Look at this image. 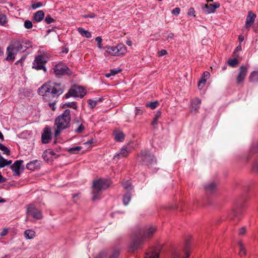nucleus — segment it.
I'll return each instance as SVG.
<instances>
[{"label": "nucleus", "mask_w": 258, "mask_h": 258, "mask_svg": "<svg viewBox=\"0 0 258 258\" xmlns=\"http://www.w3.org/2000/svg\"><path fill=\"white\" fill-rule=\"evenodd\" d=\"M64 87L60 83L49 82L43 84L38 89V93L46 101H50L51 98L57 97L64 92Z\"/></svg>", "instance_id": "obj_1"}, {"label": "nucleus", "mask_w": 258, "mask_h": 258, "mask_svg": "<svg viewBox=\"0 0 258 258\" xmlns=\"http://www.w3.org/2000/svg\"><path fill=\"white\" fill-rule=\"evenodd\" d=\"M71 119V110L70 109H66L62 113L56 117L54 123L55 137L59 136L62 130L70 126Z\"/></svg>", "instance_id": "obj_2"}, {"label": "nucleus", "mask_w": 258, "mask_h": 258, "mask_svg": "<svg viewBox=\"0 0 258 258\" xmlns=\"http://www.w3.org/2000/svg\"><path fill=\"white\" fill-rule=\"evenodd\" d=\"M110 185V181L106 179L94 181L92 186V200L95 201L100 198L101 191L106 189Z\"/></svg>", "instance_id": "obj_3"}, {"label": "nucleus", "mask_w": 258, "mask_h": 258, "mask_svg": "<svg viewBox=\"0 0 258 258\" xmlns=\"http://www.w3.org/2000/svg\"><path fill=\"white\" fill-rule=\"evenodd\" d=\"M22 44L19 40H15L12 42L11 44L7 48V57L6 60L8 61L14 60L15 55L20 52H23Z\"/></svg>", "instance_id": "obj_4"}, {"label": "nucleus", "mask_w": 258, "mask_h": 258, "mask_svg": "<svg viewBox=\"0 0 258 258\" xmlns=\"http://www.w3.org/2000/svg\"><path fill=\"white\" fill-rule=\"evenodd\" d=\"M138 160L144 165H147L149 168H152L156 164V159L149 151H142L138 155Z\"/></svg>", "instance_id": "obj_5"}, {"label": "nucleus", "mask_w": 258, "mask_h": 258, "mask_svg": "<svg viewBox=\"0 0 258 258\" xmlns=\"http://www.w3.org/2000/svg\"><path fill=\"white\" fill-rule=\"evenodd\" d=\"M86 94V91L82 87L78 85H74L65 94V98H69L70 97L83 98Z\"/></svg>", "instance_id": "obj_6"}, {"label": "nucleus", "mask_w": 258, "mask_h": 258, "mask_svg": "<svg viewBox=\"0 0 258 258\" xmlns=\"http://www.w3.org/2000/svg\"><path fill=\"white\" fill-rule=\"evenodd\" d=\"M106 48L107 50L105 53V56L107 55L106 53L119 56L123 55L126 52L125 47L123 44H119L116 46H107Z\"/></svg>", "instance_id": "obj_7"}, {"label": "nucleus", "mask_w": 258, "mask_h": 258, "mask_svg": "<svg viewBox=\"0 0 258 258\" xmlns=\"http://www.w3.org/2000/svg\"><path fill=\"white\" fill-rule=\"evenodd\" d=\"M47 61V60L45 56L43 55H37L33 63L32 68L37 70H43L44 72H46V69L44 65Z\"/></svg>", "instance_id": "obj_8"}, {"label": "nucleus", "mask_w": 258, "mask_h": 258, "mask_svg": "<svg viewBox=\"0 0 258 258\" xmlns=\"http://www.w3.org/2000/svg\"><path fill=\"white\" fill-rule=\"evenodd\" d=\"M53 72L56 76L71 75V72L69 68L63 63L60 62L55 64L53 68Z\"/></svg>", "instance_id": "obj_9"}, {"label": "nucleus", "mask_w": 258, "mask_h": 258, "mask_svg": "<svg viewBox=\"0 0 258 258\" xmlns=\"http://www.w3.org/2000/svg\"><path fill=\"white\" fill-rule=\"evenodd\" d=\"M27 216H32L36 219H40L42 217L41 212L33 204L27 205Z\"/></svg>", "instance_id": "obj_10"}, {"label": "nucleus", "mask_w": 258, "mask_h": 258, "mask_svg": "<svg viewBox=\"0 0 258 258\" xmlns=\"http://www.w3.org/2000/svg\"><path fill=\"white\" fill-rule=\"evenodd\" d=\"M144 242V238L142 236H137L131 242L129 249L130 251H134L140 248Z\"/></svg>", "instance_id": "obj_11"}, {"label": "nucleus", "mask_w": 258, "mask_h": 258, "mask_svg": "<svg viewBox=\"0 0 258 258\" xmlns=\"http://www.w3.org/2000/svg\"><path fill=\"white\" fill-rule=\"evenodd\" d=\"M220 7V4L217 3H214L213 4H208L202 5V10L203 11L207 14H210L214 13L216 9Z\"/></svg>", "instance_id": "obj_12"}, {"label": "nucleus", "mask_w": 258, "mask_h": 258, "mask_svg": "<svg viewBox=\"0 0 258 258\" xmlns=\"http://www.w3.org/2000/svg\"><path fill=\"white\" fill-rule=\"evenodd\" d=\"M247 73V68L244 66H241L239 69L238 75L236 78V82L240 84L243 82Z\"/></svg>", "instance_id": "obj_13"}, {"label": "nucleus", "mask_w": 258, "mask_h": 258, "mask_svg": "<svg viewBox=\"0 0 258 258\" xmlns=\"http://www.w3.org/2000/svg\"><path fill=\"white\" fill-rule=\"evenodd\" d=\"M51 134L50 128L48 127H45L41 136L42 142L43 144H47L51 140Z\"/></svg>", "instance_id": "obj_14"}, {"label": "nucleus", "mask_w": 258, "mask_h": 258, "mask_svg": "<svg viewBox=\"0 0 258 258\" xmlns=\"http://www.w3.org/2000/svg\"><path fill=\"white\" fill-rule=\"evenodd\" d=\"M204 188L207 194H211L216 190L217 184L215 182H210L205 185Z\"/></svg>", "instance_id": "obj_15"}, {"label": "nucleus", "mask_w": 258, "mask_h": 258, "mask_svg": "<svg viewBox=\"0 0 258 258\" xmlns=\"http://www.w3.org/2000/svg\"><path fill=\"white\" fill-rule=\"evenodd\" d=\"M201 101L199 98H196L193 99L191 102L190 111L192 113H197L200 108Z\"/></svg>", "instance_id": "obj_16"}, {"label": "nucleus", "mask_w": 258, "mask_h": 258, "mask_svg": "<svg viewBox=\"0 0 258 258\" xmlns=\"http://www.w3.org/2000/svg\"><path fill=\"white\" fill-rule=\"evenodd\" d=\"M23 161L22 160H17L14 162L11 166V168L13 172H15V175L19 176L20 174V169Z\"/></svg>", "instance_id": "obj_17"}, {"label": "nucleus", "mask_w": 258, "mask_h": 258, "mask_svg": "<svg viewBox=\"0 0 258 258\" xmlns=\"http://www.w3.org/2000/svg\"><path fill=\"white\" fill-rule=\"evenodd\" d=\"M189 253L187 251H180L178 250L174 251L171 258H188Z\"/></svg>", "instance_id": "obj_18"}, {"label": "nucleus", "mask_w": 258, "mask_h": 258, "mask_svg": "<svg viewBox=\"0 0 258 258\" xmlns=\"http://www.w3.org/2000/svg\"><path fill=\"white\" fill-rule=\"evenodd\" d=\"M242 215V210L241 209H237L233 210L229 214V218L231 219H239Z\"/></svg>", "instance_id": "obj_19"}, {"label": "nucleus", "mask_w": 258, "mask_h": 258, "mask_svg": "<svg viewBox=\"0 0 258 258\" xmlns=\"http://www.w3.org/2000/svg\"><path fill=\"white\" fill-rule=\"evenodd\" d=\"M156 230V228L153 226H147L143 233V238L149 237L153 234Z\"/></svg>", "instance_id": "obj_20"}, {"label": "nucleus", "mask_w": 258, "mask_h": 258, "mask_svg": "<svg viewBox=\"0 0 258 258\" xmlns=\"http://www.w3.org/2000/svg\"><path fill=\"white\" fill-rule=\"evenodd\" d=\"M255 17L256 15L251 12H249L248 13L246 17V24L245 26L246 28H248L251 26V24L254 23Z\"/></svg>", "instance_id": "obj_21"}, {"label": "nucleus", "mask_w": 258, "mask_h": 258, "mask_svg": "<svg viewBox=\"0 0 258 258\" xmlns=\"http://www.w3.org/2000/svg\"><path fill=\"white\" fill-rule=\"evenodd\" d=\"M40 167L39 161L35 160L30 162L26 165V168L30 170H34L37 169Z\"/></svg>", "instance_id": "obj_22"}, {"label": "nucleus", "mask_w": 258, "mask_h": 258, "mask_svg": "<svg viewBox=\"0 0 258 258\" xmlns=\"http://www.w3.org/2000/svg\"><path fill=\"white\" fill-rule=\"evenodd\" d=\"M210 76V73L208 72H205L202 76L201 80L198 83V87L200 89H202L207 82L208 78Z\"/></svg>", "instance_id": "obj_23"}, {"label": "nucleus", "mask_w": 258, "mask_h": 258, "mask_svg": "<svg viewBox=\"0 0 258 258\" xmlns=\"http://www.w3.org/2000/svg\"><path fill=\"white\" fill-rule=\"evenodd\" d=\"M159 252L157 249H151L146 253L145 258H159Z\"/></svg>", "instance_id": "obj_24"}, {"label": "nucleus", "mask_w": 258, "mask_h": 258, "mask_svg": "<svg viewBox=\"0 0 258 258\" xmlns=\"http://www.w3.org/2000/svg\"><path fill=\"white\" fill-rule=\"evenodd\" d=\"M44 17V13L42 10H39L36 12L33 16L34 20L36 22L41 21Z\"/></svg>", "instance_id": "obj_25"}, {"label": "nucleus", "mask_w": 258, "mask_h": 258, "mask_svg": "<svg viewBox=\"0 0 258 258\" xmlns=\"http://www.w3.org/2000/svg\"><path fill=\"white\" fill-rule=\"evenodd\" d=\"M55 155V153L52 150L48 149L43 152L42 157L45 160L48 161L50 158H52L53 156H54Z\"/></svg>", "instance_id": "obj_26"}, {"label": "nucleus", "mask_w": 258, "mask_h": 258, "mask_svg": "<svg viewBox=\"0 0 258 258\" xmlns=\"http://www.w3.org/2000/svg\"><path fill=\"white\" fill-rule=\"evenodd\" d=\"M114 139L116 141L122 142L124 139V135L120 131H115L114 132Z\"/></svg>", "instance_id": "obj_27"}, {"label": "nucleus", "mask_w": 258, "mask_h": 258, "mask_svg": "<svg viewBox=\"0 0 258 258\" xmlns=\"http://www.w3.org/2000/svg\"><path fill=\"white\" fill-rule=\"evenodd\" d=\"M249 81L251 82H258V71H253L250 73Z\"/></svg>", "instance_id": "obj_28"}, {"label": "nucleus", "mask_w": 258, "mask_h": 258, "mask_svg": "<svg viewBox=\"0 0 258 258\" xmlns=\"http://www.w3.org/2000/svg\"><path fill=\"white\" fill-rule=\"evenodd\" d=\"M24 235L27 239H32L35 237V232L32 229L26 230L24 232Z\"/></svg>", "instance_id": "obj_29"}, {"label": "nucleus", "mask_w": 258, "mask_h": 258, "mask_svg": "<svg viewBox=\"0 0 258 258\" xmlns=\"http://www.w3.org/2000/svg\"><path fill=\"white\" fill-rule=\"evenodd\" d=\"M132 198V193L130 191H127L123 196V203L125 206L128 205L130 203Z\"/></svg>", "instance_id": "obj_30"}, {"label": "nucleus", "mask_w": 258, "mask_h": 258, "mask_svg": "<svg viewBox=\"0 0 258 258\" xmlns=\"http://www.w3.org/2000/svg\"><path fill=\"white\" fill-rule=\"evenodd\" d=\"M78 31L82 36H85L86 38H89L91 37V33L87 30H84L82 28H79Z\"/></svg>", "instance_id": "obj_31"}, {"label": "nucleus", "mask_w": 258, "mask_h": 258, "mask_svg": "<svg viewBox=\"0 0 258 258\" xmlns=\"http://www.w3.org/2000/svg\"><path fill=\"white\" fill-rule=\"evenodd\" d=\"M121 71V69H113L110 71V72L107 73L105 75V77L107 78H109L111 76H115L118 73H120Z\"/></svg>", "instance_id": "obj_32"}, {"label": "nucleus", "mask_w": 258, "mask_h": 258, "mask_svg": "<svg viewBox=\"0 0 258 258\" xmlns=\"http://www.w3.org/2000/svg\"><path fill=\"white\" fill-rule=\"evenodd\" d=\"M122 186L123 188L127 189L128 191H131L133 189V186L131 185V183L129 180H125L122 182Z\"/></svg>", "instance_id": "obj_33"}, {"label": "nucleus", "mask_w": 258, "mask_h": 258, "mask_svg": "<svg viewBox=\"0 0 258 258\" xmlns=\"http://www.w3.org/2000/svg\"><path fill=\"white\" fill-rule=\"evenodd\" d=\"M130 152L131 151L128 150L126 147H123L119 153L121 155V157H125L128 156Z\"/></svg>", "instance_id": "obj_34"}, {"label": "nucleus", "mask_w": 258, "mask_h": 258, "mask_svg": "<svg viewBox=\"0 0 258 258\" xmlns=\"http://www.w3.org/2000/svg\"><path fill=\"white\" fill-rule=\"evenodd\" d=\"M228 64L231 67H236L238 63V59L236 58L229 59L227 62Z\"/></svg>", "instance_id": "obj_35"}, {"label": "nucleus", "mask_w": 258, "mask_h": 258, "mask_svg": "<svg viewBox=\"0 0 258 258\" xmlns=\"http://www.w3.org/2000/svg\"><path fill=\"white\" fill-rule=\"evenodd\" d=\"M82 149V147L80 146H76L74 147L71 148H70L68 150L69 152L72 153V154H76L78 153L79 151H80Z\"/></svg>", "instance_id": "obj_36"}, {"label": "nucleus", "mask_w": 258, "mask_h": 258, "mask_svg": "<svg viewBox=\"0 0 258 258\" xmlns=\"http://www.w3.org/2000/svg\"><path fill=\"white\" fill-rule=\"evenodd\" d=\"M63 106L73 108L75 109H77V108L76 103L75 102L66 103L64 104Z\"/></svg>", "instance_id": "obj_37"}, {"label": "nucleus", "mask_w": 258, "mask_h": 258, "mask_svg": "<svg viewBox=\"0 0 258 258\" xmlns=\"http://www.w3.org/2000/svg\"><path fill=\"white\" fill-rule=\"evenodd\" d=\"M239 246L240 248L239 254L241 255L243 254L245 255L246 254V250L244 247L243 244L241 242H239Z\"/></svg>", "instance_id": "obj_38"}, {"label": "nucleus", "mask_w": 258, "mask_h": 258, "mask_svg": "<svg viewBox=\"0 0 258 258\" xmlns=\"http://www.w3.org/2000/svg\"><path fill=\"white\" fill-rule=\"evenodd\" d=\"M89 107L91 108L95 107L98 102L97 100L89 99L88 101Z\"/></svg>", "instance_id": "obj_39"}, {"label": "nucleus", "mask_w": 258, "mask_h": 258, "mask_svg": "<svg viewBox=\"0 0 258 258\" xmlns=\"http://www.w3.org/2000/svg\"><path fill=\"white\" fill-rule=\"evenodd\" d=\"M43 4L41 2H39L35 3H32L31 5V7L32 9H36L37 8L42 7Z\"/></svg>", "instance_id": "obj_40"}, {"label": "nucleus", "mask_w": 258, "mask_h": 258, "mask_svg": "<svg viewBox=\"0 0 258 258\" xmlns=\"http://www.w3.org/2000/svg\"><path fill=\"white\" fill-rule=\"evenodd\" d=\"M158 104V101H155L152 102H150L146 104V106L150 107L151 109H155L157 107Z\"/></svg>", "instance_id": "obj_41"}, {"label": "nucleus", "mask_w": 258, "mask_h": 258, "mask_svg": "<svg viewBox=\"0 0 258 258\" xmlns=\"http://www.w3.org/2000/svg\"><path fill=\"white\" fill-rule=\"evenodd\" d=\"M7 17L2 14H0V25H4L6 23Z\"/></svg>", "instance_id": "obj_42"}, {"label": "nucleus", "mask_w": 258, "mask_h": 258, "mask_svg": "<svg viewBox=\"0 0 258 258\" xmlns=\"http://www.w3.org/2000/svg\"><path fill=\"white\" fill-rule=\"evenodd\" d=\"M32 26H33V25H32V23L31 21H30L29 20H26L24 22V27L26 29H31V28H32Z\"/></svg>", "instance_id": "obj_43"}, {"label": "nucleus", "mask_w": 258, "mask_h": 258, "mask_svg": "<svg viewBox=\"0 0 258 258\" xmlns=\"http://www.w3.org/2000/svg\"><path fill=\"white\" fill-rule=\"evenodd\" d=\"M187 14L188 16L195 17L196 16L195 9L193 8H190L188 10Z\"/></svg>", "instance_id": "obj_44"}, {"label": "nucleus", "mask_w": 258, "mask_h": 258, "mask_svg": "<svg viewBox=\"0 0 258 258\" xmlns=\"http://www.w3.org/2000/svg\"><path fill=\"white\" fill-rule=\"evenodd\" d=\"M3 152V153L4 154L7 155V156H9L11 154V151L10 150L5 146H4V147L1 150Z\"/></svg>", "instance_id": "obj_45"}, {"label": "nucleus", "mask_w": 258, "mask_h": 258, "mask_svg": "<svg viewBox=\"0 0 258 258\" xmlns=\"http://www.w3.org/2000/svg\"><path fill=\"white\" fill-rule=\"evenodd\" d=\"M85 126L83 124H81L75 130V132L77 133H81L84 130Z\"/></svg>", "instance_id": "obj_46"}, {"label": "nucleus", "mask_w": 258, "mask_h": 258, "mask_svg": "<svg viewBox=\"0 0 258 258\" xmlns=\"http://www.w3.org/2000/svg\"><path fill=\"white\" fill-rule=\"evenodd\" d=\"M45 21L48 24H51L54 21V20L51 18L50 16H47L45 18Z\"/></svg>", "instance_id": "obj_47"}, {"label": "nucleus", "mask_w": 258, "mask_h": 258, "mask_svg": "<svg viewBox=\"0 0 258 258\" xmlns=\"http://www.w3.org/2000/svg\"><path fill=\"white\" fill-rule=\"evenodd\" d=\"M119 252L118 250H115L109 257V258H117L119 255Z\"/></svg>", "instance_id": "obj_48"}, {"label": "nucleus", "mask_w": 258, "mask_h": 258, "mask_svg": "<svg viewBox=\"0 0 258 258\" xmlns=\"http://www.w3.org/2000/svg\"><path fill=\"white\" fill-rule=\"evenodd\" d=\"M95 40L96 41H97V44H98V47L99 48H102V46H101V43H102V39L101 38V37H97L96 38H95Z\"/></svg>", "instance_id": "obj_49"}, {"label": "nucleus", "mask_w": 258, "mask_h": 258, "mask_svg": "<svg viewBox=\"0 0 258 258\" xmlns=\"http://www.w3.org/2000/svg\"><path fill=\"white\" fill-rule=\"evenodd\" d=\"M180 9L179 8H176L172 11V14L175 15H178L180 13Z\"/></svg>", "instance_id": "obj_50"}, {"label": "nucleus", "mask_w": 258, "mask_h": 258, "mask_svg": "<svg viewBox=\"0 0 258 258\" xmlns=\"http://www.w3.org/2000/svg\"><path fill=\"white\" fill-rule=\"evenodd\" d=\"M174 34H173L172 33H169V34H168V35H167V36L166 37V39L168 41H170L174 39Z\"/></svg>", "instance_id": "obj_51"}, {"label": "nucleus", "mask_w": 258, "mask_h": 258, "mask_svg": "<svg viewBox=\"0 0 258 258\" xmlns=\"http://www.w3.org/2000/svg\"><path fill=\"white\" fill-rule=\"evenodd\" d=\"M105 256V251H102L100 253H99L95 258H104Z\"/></svg>", "instance_id": "obj_52"}, {"label": "nucleus", "mask_w": 258, "mask_h": 258, "mask_svg": "<svg viewBox=\"0 0 258 258\" xmlns=\"http://www.w3.org/2000/svg\"><path fill=\"white\" fill-rule=\"evenodd\" d=\"M96 16V15L94 13H91L90 14L88 15H83V17L84 18H94Z\"/></svg>", "instance_id": "obj_53"}, {"label": "nucleus", "mask_w": 258, "mask_h": 258, "mask_svg": "<svg viewBox=\"0 0 258 258\" xmlns=\"http://www.w3.org/2000/svg\"><path fill=\"white\" fill-rule=\"evenodd\" d=\"M8 233V230L6 228H4L3 229L2 231L0 233V235L1 236H4L6 235Z\"/></svg>", "instance_id": "obj_54"}, {"label": "nucleus", "mask_w": 258, "mask_h": 258, "mask_svg": "<svg viewBox=\"0 0 258 258\" xmlns=\"http://www.w3.org/2000/svg\"><path fill=\"white\" fill-rule=\"evenodd\" d=\"M142 113H143V111L142 110H141L140 109H139L137 107L136 108V110H135L136 115H141V114H142Z\"/></svg>", "instance_id": "obj_55"}, {"label": "nucleus", "mask_w": 258, "mask_h": 258, "mask_svg": "<svg viewBox=\"0 0 258 258\" xmlns=\"http://www.w3.org/2000/svg\"><path fill=\"white\" fill-rule=\"evenodd\" d=\"M246 233V229L245 227H242L239 231L240 235H244Z\"/></svg>", "instance_id": "obj_56"}, {"label": "nucleus", "mask_w": 258, "mask_h": 258, "mask_svg": "<svg viewBox=\"0 0 258 258\" xmlns=\"http://www.w3.org/2000/svg\"><path fill=\"white\" fill-rule=\"evenodd\" d=\"M161 112L160 111H157V112L154 116V118H155V120H158L159 118V117L161 116Z\"/></svg>", "instance_id": "obj_57"}, {"label": "nucleus", "mask_w": 258, "mask_h": 258, "mask_svg": "<svg viewBox=\"0 0 258 258\" xmlns=\"http://www.w3.org/2000/svg\"><path fill=\"white\" fill-rule=\"evenodd\" d=\"M121 155L120 154V153H116V154L114 155V157H113V159L114 160H117L118 159H119L120 158H121Z\"/></svg>", "instance_id": "obj_58"}, {"label": "nucleus", "mask_w": 258, "mask_h": 258, "mask_svg": "<svg viewBox=\"0 0 258 258\" xmlns=\"http://www.w3.org/2000/svg\"><path fill=\"white\" fill-rule=\"evenodd\" d=\"M167 53V51L165 49H162L159 52V56H163Z\"/></svg>", "instance_id": "obj_59"}, {"label": "nucleus", "mask_w": 258, "mask_h": 258, "mask_svg": "<svg viewBox=\"0 0 258 258\" xmlns=\"http://www.w3.org/2000/svg\"><path fill=\"white\" fill-rule=\"evenodd\" d=\"M49 105L51 107V108L52 110L54 111L55 109V103L53 102V103H49Z\"/></svg>", "instance_id": "obj_60"}, {"label": "nucleus", "mask_w": 258, "mask_h": 258, "mask_svg": "<svg viewBox=\"0 0 258 258\" xmlns=\"http://www.w3.org/2000/svg\"><path fill=\"white\" fill-rule=\"evenodd\" d=\"M6 181V179L0 174V183L5 182Z\"/></svg>", "instance_id": "obj_61"}, {"label": "nucleus", "mask_w": 258, "mask_h": 258, "mask_svg": "<svg viewBox=\"0 0 258 258\" xmlns=\"http://www.w3.org/2000/svg\"><path fill=\"white\" fill-rule=\"evenodd\" d=\"M253 170L255 171H258V162H255L253 165Z\"/></svg>", "instance_id": "obj_62"}, {"label": "nucleus", "mask_w": 258, "mask_h": 258, "mask_svg": "<svg viewBox=\"0 0 258 258\" xmlns=\"http://www.w3.org/2000/svg\"><path fill=\"white\" fill-rule=\"evenodd\" d=\"M25 59V58H21L20 59H19V60L17 61L16 62H15V64H18L19 63H21L22 62V61H23Z\"/></svg>", "instance_id": "obj_63"}, {"label": "nucleus", "mask_w": 258, "mask_h": 258, "mask_svg": "<svg viewBox=\"0 0 258 258\" xmlns=\"http://www.w3.org/2000/svg\"><path fill=\"white\" fill-rule=\"evenodd\" d=\"M238 39H239V41L241 42L243 41L244 40V37L242 35H240L239 36V38H238Z\"/></svg>", "instance_id": "obj_64"}]
</instances>
